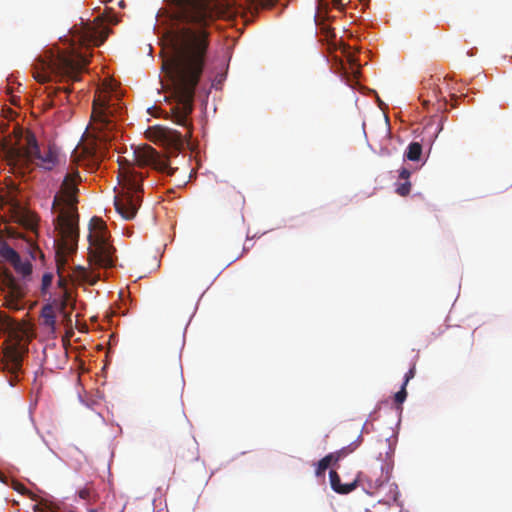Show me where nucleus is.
Returning <instances> with one entry per match:
<instances>
[{"mask_svg":"<svg viewBox=\"0 0 512 512\" xmlns=\"http://www.w3.org/2000/svg\"><path fill=\"white\" fill-rule=\"evenodd\" d=\"M79 496L82 498V499H85V500H88L90 499V496H91V491L89 488H84V489H81L79 491Z\"/></svg>","mask_w":512,"mask_h":512,"instance_id":"28","label":"nucleus"},{"mask_svg":"<svg viewBox=\"0 0 512 512\" xmlns=\"http://www.w3.org/2000/svg\"><path fill=\"white\" fill-rule=\"evenodd\" d=\"M25 142L24 146L10 149V154L16 161L25 164L37 161L36 164L45 170H51L57 165L58 151L55 146L49 145L42 153L35 135L31 132L26 134Z\"/></svg>","mask_w":512,"mask_h":512,"instance_id":"7","label":"nucleus"},{"mask_svg":"<svg viewBox=\"0 0 512 512\" xmlns=\"http://www.w3.org/2000/svg\"><path fill=\"white\" fill-rule=\"evenodd\" d=\"M81 180L78 171L68 173L61 185L60 192L55 195L52 209L58 212L54 222L58 233L55 239V259L59 274V285L65 284L61 275L64 270L68 256L76 252L79 238L78 214L76 204L78 203V183Z\"/></svg>","mask_w":512,"mask_h":512,"instance_id":"3","label":"nucleus"},{"mask_svg":"<svg viewBox=\"0 0 512 512\" xmlns=\"http://www.w3.org/2000/svg\"><path fill=\"white\" fill-rule=\"evenodd\" d=\"M88 241L90 263L102 268L112 267L114 248L108 242L107 227L102 219H91Z\"/></svg>","mask_w":512,"mask_h":512,"instance_id":"5","label":"nucleus"},{"mask_svg":"<svg viewBox=\"0 0 512 512\" xmlns=\"http://www.w3.org/2000/svg\"><path fill=\"white\" fill-rule=\"evenodd\" d=\"M168 27L165 41L169 55L162 70L170 83L175 104L171 120L187 128V133L164 126L149 129V138L160 142L168 157L177 155L192 136L190 115L194 108L195 90L204 71L212 30L216 19L225 16L229 3L218 0H168Z\"/></svg>","mask_w":512,"mask_h":512,"instance_id":"1","label":"nucleus"},{"mask_svg":"<svg viewBox=\"0 0 512 512\" xmlns=\"http://www.w3.org/2000/svg\"><path fill=\"white\" fill-rule=\"evenodd\" d=\"M108 37V29L98 30L86 24L72 31V43L66 48H51L40 55L33 65V76L40 83L53 78L77 82L89 63L88 48L99 46Z\"/></svg>","mask_w":512,"mask_h":512,"instance_id":"2","label":"nucleus"},{"mask_svg":"<svg viewBox=\"0 0 512 512\" xmlns=\"http://www.w3.org/2000/svg\"><path fill=\"white\" fill-rule=\"evenodd\" d=\"M104 2H107V0H104Z\"/></svg>","mask_w":512,"mask_h":512,"instance_id":"36","label":"nucleus"},{"mask_svg":"<svg viewBox=\"0 0 512 512\" xmlns=\"http://www.w3.org/2000/svg\"><path fill=\"white\" fill-rule=\"evenodd\" d=\"M415 372H416V369H415V365H413L409 371L405 374V377H404V382H403V385L406 386L408 384V382L414 378L415 376Z\"/></svg>","mask_w":512,"mask_h":512,"instance_id":"25","label":"nucleus"},{"mask_svg":"<svg viewBox=\"0 0 512 512\" xmlns=\"http://www.w3.org/2000/svg\"><path fill=\"white\" fill-rule=\"evenodd\" d=\"M104 2H107V0H104Z\"/></svg>","mask_w":512,"mask_h":512,"instance_id":"35","label":"nucleus"},{"mask_svg":"<svg viewBox=\"0 0 512 512\" xmlns=\"http://www.w3.org/2000/svg\"><path fill=\"white\" fill-rule=\"evenodd\" d=\"M134 161L140 167L150 166L157 171L165 172L169 176H172L177 170L169 166L167 157L162 156L157 150L147 144L139 146L134 150Z\"/></svg>","mask_w":512,"mask_h":512,"instance_id":"10","label":"nucleus"},{"mask_svg":"<svg viewBox=\"0 0 512 512\" xmlns=\"http://www.w3.org/2000/svg\"><path fill=\"white\" fill-rule=\"evenodd\" d=\"M0 256L11 265L18 262L20 258L19 254L7 244L0 246Z\"/></svg>","mask_w":512,"mask_h":512,"instance_id":"18","label":"nucleus"},{"mask_svg":"<svg viewBox=\"0 0 512 512\" xmlns=\"http://www.w3.org/2000/svg\"><path fill=\"white\" fill-rule=\"evenodd\" d=\"M410 190H411V183L409 181H405L404 183L400 184L397 187L396 192L400 196H407L410 193Z\"/></svg>","mask_w":512,"mask_h":512,"instance_id":"23","label":"nucleus"},{"mask_svg":"<svg viewBox=\"0 0 512 512\" xmlns=\"http://www.w3.org/2000/svg\"><path fill=\"white\" fill-rule=\"evenodd\" d=\"M48 106H49V107H53V106H55V102H54V100H53V99H50V102L48 103Z\"/></svg>","mask_w":512,"mask_h":512,"instance_id":"31","label":"nucleus"},{"mask_svg":"<svg viewBox=\"0 0 512 512\" xmlns=\"http://www.w3.org/2000/svg\"><path fill=\"white\" fill-rule=\"evenodd\" d=\"M159 374L162 384L176 395L181 396L184 389V378L179 352L173 355L169 364L165 360L161 362Z\"/></svg>","mask_w":512,"mask_h":512,"instance_id":"9","label":"nucleus"},{"mask_svg":"<svg viewBox=\"0 0 512 512\" xmlns=\"http://www.w3.org/2000/svg\"><path fill=\"white\" fill-rule=\"evenodd\" d=\"M386 127H387L386 133H387V135H389L390 134V129H389L388 119L387 118H386Z\"/></svg>","mask_w":512,"mask_h":512,"instance_id":"30","label":"nucleus"},{"mask_svg":"<svg viewBox=\"0 0 512 512\" xmlns=\"http://www.w3.org/2000/svg\"><path fill=\"white\" fill-rule=\"evenodd\" d=\"M351 0H318L317 9L314 14V22L316 25L321 26V29L329 35L328 27L323 25L324 20L330 19L328 14L330 7L342 11Z\"/></svg>","mask_w":512,"mask_h":512,"instance_id":"11","label":"nucleus"},{"mask_svg":"<svg viewBox=\"0 0 512 512\" xmlns=\"http://www.w3.org/2000/svg\"><path fill=\"white\" fill-rule=\"evenodd\" d=\"M71 301V296L67 290H64L63 295L59 299H55L51 305L54 310L63 315L66 321H71V312L67 311V307Z\"/></svg>","mask_w":512,"mask_h":512,"instance_id":"16","label":"nucleus"},{"mask_svg":"<svg viewBox=\"0 0 512 512\" xmlns=\"http://www.w3.org/2000/svg\"><path fill=\"white\" fill-rule=\"evenodd\" d=\"M53 280L52 273H45L42 276V282H41V291L42 293H46L48 288L51 286Z\"/></svg>","mask_w":512,"mask_h":512,"instance_id":"22","label":"nucleus"},{"mask_svg":"<svg viewBox=\"0 0 512 512\" xmlns=\"http://www.w3.org/2000/svg\"><path fill=\"white\" fill-rule=\"evenodd\" d=\"M104 2H107V0H104Z\"/></svg>","mask_w":512,"mask_h":512,"instance_id":"34","label":"nucleus"},{"mask_svg":"<svg viewBox=\"0 0 512 512\" xmlns=\"http://www.w3.org/2000/svg\"><path fill=\"white\" fill-rule=\"evenodd\" d=\"M53 305L47 304L42 308L41 316L43 317L44 324L48 327L54 328L56 323V315Z\"/></svg>","mask_w":512,"mask_h":512,"instance_id":"17","label":"nucleus"},{"mask_svg":"<svg viewBox=\"0 0 512 512\" xmlns=\"http://www.w3.org/2000/svg\"><path fill=\"white\" fill-rule=\"evenodd\" d=\"M278 0H245L246 4L249 5V7H262L267 8L270 6H273Z\"/></svg>","mask_w":512,"mask_h":512,"instance_id":"21","label":"nucleus"},{"mask_svg":"<svg viewBox=\"0 0 512 512\" xmlns=\"http://www.w3.org/2000/svg\"><path fill=\"white\" fill-rule=\"evenodd\" d=\"M348 454L347 449H342L340 451H337L335 453H330L323 457L317 464L315 474L316 476H322L324 475L326 469L332 464L337 461H339L342 457L346 456Z\"/></svg>","mask_w":512,"mask_h":512,"instance_id":"15","label":"nucleus"},{"mask_svg":"<svg viewBox=\"0 0 512 512\" xmlns=\"http://www.w3.org/2000/svg\"><path fill=\"white\" fill-rule=\"evenodd\" d=\"M449 97H450V108H451V107H455V105H453V104H452V101L454 100V98H456V97H457V95H456V94H454V93H450V94H449Z\"/></svg>","mask_w":512,"mask_h":512,"instance_id":"29","label":"nucleus"},{"mask_svg":"<svg viewBox=\"0 0 512 512\" xmlns=\"http://www.w3.org/2000/svg\"><path fill=\"white\" fill-rule=\"evenodd\" d=\"M117 109L111 104L107 92H100L93 100L90 129L95 139L100 143H108L117 137Z\"/></svg>","mask_w":512,"mask_h":512,"instance_id":"4","label":"nucleus"},{"mask_svg":"<svg viewBox=\"0 0 512 512\" xmlns=\"http://www.w3.org/2000/svg\"><path fill=\"white\" fill-rule=\"evenodd\" d=\"M3 284L6 289L5 301L10 309H20L19 300L24 296V289L11 273H5Z\"/></svg>","mask_w":512,"mask_h":512,"instance_id":"12","label":"nucleus"},{"mask_svg":"<svg viewBox=\"0 0 512 512\" xmlns=\"http://www.w3.org/2000/svg\"><path fill=\"white\" fill-rule=\"evenodd\" d=\"M11 343L3 351L1 362L2 369L9 372L15 378L22 367L23 356L28 351L27 343L23 341V336L16 331L10 332Z\"/></svg>","mask_w":512,"mask_h":512,"instance_id":"8","label":"nucleus"},{"mask_svg":"<svg viewBox=\"0 0 512 512\" xmlns=\"http://www.w3.org/2000/svg\"><path fill=\"white\" fill-rule=\"evenodd\" d=\"M331 488L339 494H348L354 491L358 486V477H356L353 481L342 484L340 481V476L335 470H331L329 473Z\"/></svg>","mask_w":512,"mask_h":512,"instance_id":"14","label":"nucleus"},{"mask_svg":"<svg viewBox=\"0 0 512 512\" xmlns=\"http://www.w3.org/2000/svg\"><path fill=\"white\" fill-rule=\"evenodd\" d=\"M422 155V145L418 142H412L408 145L405 157L410 161H419Z\"/></svg>","mask_w":512,"mask_h":512,"instance_id":"19","label":"nucleus"},{"mask_svg":"<svg viewBox=\"0 0 512 512\" xmlns=\"http://www.w3.org/2000/svg\"><path fill=\"white\" fill-rule=\"evenodd\" d=\"M33 226H34V221H31V223L29 224V227L33 228Z\"/></svg>","mask_w":512,"mask_h":512,"instance_id":"33","label":"nucleus"},{"mask_svg":"<svg viewBox=\"0 0 512 512\" xmlns=\"http://www.w3.org/2000/svg\"><path fill=\"white\" fill-rule=\"evenodd\" d=\"M410 175H411V172L407 168H402L399 171V178L400 179L408 181Z\"/></svg>","mask_w":512,"mask_h":512,"instance_id":"27","label":"nucleus"},{"mask_svg":"<svg viewBox=\"0 0 512 512\" xmlns=\"http://www.w3.org/2000/svg\"><path fill=\"white\" fill-rule=\"evenodd\" d=\"M143 177L134 171H129L123 176L122 191L115 196L114 205L116 211L126 220H131L141 205Z\"/></svg>","mask_w":512,"mask_h":512,"instance_id":"6","label":"nucleus"},{"mask_svg":"<svg viewBox=\"0 0 512 512\" xmlns=\"http://www.w3.org/2000/svg\"><path fill=\"white\" fill-rule=\"evenodd\" d=\"M219 200L224 208L241 210L244 205V197L234 188H228L220 192Z\"/></svg>","mask_w":512,"mask_h":512,"instance_id":"13","label":"nucleus"},{"mask_svg":"<svg viewBox=\"0 0 512 512\" xmlns=\"http://www.w3.org/2000/svg\"><path fill=\"white\" fill-rule=\"evenodd\" d=\"M407 397L406 386L402 385L401 389L395 394L394 400L398 405H401Z\"/></svg>","mask_w":512,"mask_h":512,"instance_id":"24","label":"nucleus"},{"mask_svg":"<svg viewBox=\"0 0 512 512\" xmlns=\"http://www.w3.org/2000/svg\"><path fill=\"white\" fill-rule=\"evenodd\" d=\"M78 270H79L82 274H86V270H85V268H83V267H78Z\"/></svg>","mask_w":512,"mask_h":512,"instance_id":"32","label":"nucleus"},{"mask_svg":"<svg viewBox=\"0 0 512 512\" xmlns=\"http://www.w3.org/2000/svg\"><path fill=\"white\" fill-rule=\"evenodd\" d=\"M14 269L21 273L23 276L30 275L32 272V265L29 262H22L21 258H19L18 262L12 264Z\"/></svg>","mask_w":512,"mask_h":512,"instance_id":"20","label":"nucleus"},{"mask_svg":"<svg viewBox=\"0 0 512 512\" xmlns=\"http://www.w3.org/2000/svg\"><path fill=\"white\" fill-rule=\"evenodd\" d=\"M70 91H71V89L69 87H65L63 89H61V88L51 89V91L48 92V97L51 98L52 95H57L58 92H64L67 94Z\"/></svg>","mask_w":512,"mask_h":512,"instance_id":"26","label":"nucleus"}]
</instances>
